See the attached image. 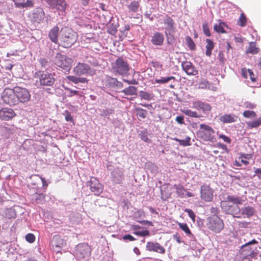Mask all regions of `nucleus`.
Wrapping results in <instances>:
<instances>
[{
  "mask_svg": "<svg viewBox=\"0 0 261 261\" xmlns=\"http://www.w3.org/2000/svg\"><path fill=\"white\" fill-rule=\"evenodd\" d=\"M243 202V200L239 196L227 195L225 200L221 201L220 206L226 214L233 215L237 218H241V209L239 205L242 204Z\"/></svg>",
  "mask_w": 261,
  "mask_h": 261,
  "instance_id": "f257e3e1",
  "label": "nucleus"
},
{
  "mask_svg": "<svg viewBox=\"0 0 261 261\" xmlns=\"http://www.w3.org/2000/svg\"><path fill=\"white\" fill-rule=\"evenodd\" d=\"M60 45L64 48H69L77 41V34L68 27L62 28L60 31Z\"/></svg>",
  "mask_w": 261,
  "mask_h": 261,
  "instance_id": "f03ea898",
  "label": "nucleus"
},
{
  "mask_svg": "<svg viewBox=\"0 0 261 261\" xmlns=\"http://www.w3.org/2000/svg\"><path fill=\"white\" fill-rule=\"evenodd\" d=\"M34 77L39 79V84L42 86H52L56 81L55 74L47 71H37L34 73Z\"/></svg>",
  "mask_w": 261,
  "mask_h": 261,
  "instance_id": "7ed1b4c3",
  "label": "nucleus"
},
{
  "mask_svg": "<svg viewBox=\"0 0 261 261\" xmlns=\"http://www.w3.org/2000/svg\"><path fill=\"white\" fill-rule=\"evenodd\" d=\"M129 69V67L127 62L122 57H119L112 64V71L115 75L126 74Z\"/></svg>",
  "mask_w": 261,
  "mask_h": 261,
  "instance_id": "20e7f679",
  "label": "nucleus"
},
{
  "mask_svg": "<svg viewBox=\"0 0 261 261\" xmlns=\"http://www.w3.org/2000/svg\"><path fill=\"white\" fill-rule=\"evenodd\" d=\"M73 63L72 59L61 53L57 54L54 59V63L57 66L68 72L71 69Z\"/></svg>",
  "mask_w": 261,
  "mask_h": 261,
  "instance_id": "39448f33",
  "label": "nucleus"
},
{
  "mask_svg": "<svg viewBox=\"0 0 261 261\" xmlns=\"http://www.w3.org/2000/svg\"><path fill=\"white\" fill-rule=\"evenodd\" d=\"M91 253V248L86 243H81L76 246L75 254L81 261H88Z\"/></svg>",
  "mask_w": 261,
  "mask_h": 261,
  "instance_id": "423d86ee",
  "label": "nucleus"
},
{
  "mask_svg": "<svg viewBox=\"0 0 261 261\" xmlns=\"http://www.w3.org/2000/svg\"><path fill=\"white\" fill-rule=\"evenodd\" d=\"M207 227L211 230L220 232L224 227L223 220L217 216H213L208 218Z\"/></svg>",
  "mask_w": 261,
  "mask_h": 261,
  "instance_id": "0eeeda50",
  "label": "nucleus"
},
{
  "mask_svg": "<svg viewBox=\"0 0 261 261\" xmlns=\"http://www.w3.org/2000/svg\"><path fill=\"white\" fill-rule=\"evenodd\" d=\"M2 99L4 103L10 106L18 104L14 88H6L2 94Z\"/></svg>",
  "mask_w": 261,
  "mask_h": 261,
  "instance_id": "6e6552de",
  "label": "nucleus"
},
{
  "mask_svg": "<svg viewBox=\"0 0 261 261\" xmlns=\"http://www.w3.org/2000/svg\"><path fill=\"white\" fill-rule=\"evenodd\" d=\"M200 128L201 130L197 133L198 137L205 141H212L213 140L215 131L212 127L205 124H201Z\"/></svg>",
  "mask_w": 261,
  "mask_h": 261,
  "instance_id": "1a4fd4ad",
  "label": "nucleus"
},
{
  "mask_svg": "<svg viewBox=\"0 0 261 261\" xmlns=\"http://www.w3.org/2000/svg\"><path fill=\"white\" fill-rule=\"evenodd\" d=\"M14 91L16 94L18 103L19 102H27L30 100L31 94L27 88L16 86L14 87Z\"/></svg>",
  "mask_w": 261,
  "mask_h": 261,
  "instance_id": "9d476101",
  "label": "nucleus"
},
{
  "mask_svg": "<svg viewBox=\"0 0 261 261\" xmlns=\"http://www.w3.org/2000/svg\"><path fill=\"white\" fill-rule=\"evenodd\" d=\"M200 197L203 200L206 202L212 201L214 197L213 189L208 185H202L200 189Z\"/></svg>",
  "mask_w": 261,
  "mask_h": 261,
  "instance_id": "9b49d317",
  "label": "nucleus"
},
{
  "mask_svg": "<svg viewBox=\"0 0 261 261\" xmlns=\"http://www.w3.org/2000/svg\"><path fill=\"white\" fill-rule=\"evenodd\" d=\"M32 21L34 23H40L45 18V13L43 9L37 7L34 9L30 15Z\"/></svg>",
  "mask_w": 261,
  "mask_h": 261,
  "instance_id": "f8f14e48",
  "label": "nucleus"
},
{
  "mask_svg": "<svg viewBox=\"0 0 261 261\" xmlns=\"http://www.w3.org/2000/svg\"><path fill=\"white\" fill-rule=\"evenodd\" d=\"M87 185L89 187L91 192L95 195H99L103 190V186L99 180L94 177H91L87 182Z\"/></svg>",
  "mask_w": 261,
  "mask_h": 261,
  "instance_id": "ddd939ff",
  "label": "nucleus"
},
{
  "mask_svg": "<svg viewBox=\"0 0 261 261\" xmlns=\"http://www.w3.org/2000/svg\"><path fill=\"white\" fill-rule=\"evenodd\" d=\"M52 8L61 12L66 10L67 4L65 0H45Z\"/></svg>",
  "mask_w": 261,
  "mask_h": 261,
  "instance_id": "4468645a",
  "label": "nucleus"
},
{
  "mask_svg": "<svg viewBox=\"0 0 261 261\" xmlns=\"http://www.w3.org/2000/svg\"><path fill=\"white\" fill-rule=\"evenodd\" d=\"M112 181L114 184H121L124 179L123 171L117 168L112 172Z\"/></svg>",
  "mask_w": 261,
  "mask_h": 261,
  "instance_id": "2eb2a0df",
  "label": "nucleus"
},
{
  "mask_svg": "<svg viewBox=\"0 0 261 261\" xmlns=\"http://www.w3.org/2000/svg\"><path fill=\"white\" fill-rule=\"evenodd\" d=\"M51 244L54 250L59 252L61 248L66 245V242L60 236L57 235L53 237Z\"/></svg>",
  "mask_w": 261,
  "mask_h": 261,
  "instance_id": "dca6fc26",
  "label": "nucleus"
},
{
  "mask_svg": "<svg viewBox=\"0 0 261 261\" xmlns=\"http://www.w3.org/2000/svg\"><path fill=\"white\" fill-rule=\"evenodd\" d=\"M90 70L89 66L85 63H78L73 68V71L77 75H82L88 73Z\"/></svg>",
  "mask_w": 261,
  "mask_h": 261,
  "instance_id": "f3484780",
  "label": "nucleus"
},
{
  "mask_svg": "<svg viewBox=\"0 0 261 261\" xmlns=\"http://www.w3.org/2000/svg\"><path fill=\"white\" fill-rule=\"evenodd\" d=\"M146 249L149 251H153L160 254L165 253V249L159 243L156 242H148L146 246Z\"/></svg>",
  "mask_w": 261,
  "mask_h": 261,
  "instance_id": "a211bd4d",
  "label": "nucleus"
},
{
  "mask_svg": "<svg viewBox=\"0 0 261 261\" xmlns=\"http://www.w3.org/2000/svg\"><path fill=\"white\" fill-rule=\"evenodd\" d=\"M257 244H258V242L255 239H253L252 240L243 245L240 249V254L246 256L250 255L252 254L253 251L249 246L250 245Z\"/></svg>",
  "mask_w": 261,
  "mask_h": 261,
  "instance_id": "6ab92c4d",
  "label": "nucleus"
},
{
  "mask_svg": "<svg viewBox=\"0 0 261 261\" xmlns=\"http://www.w3.org/2000/svg\"><path fill=\"white\" fill-rule=\"evenodd\" d=\"M15 115V113L12 109L3 108L0 110V118L3 120H10L14 117Z\"/></svg>",
  "mask_w": 261,
  "mask_h": 261,
  "instance_id": "aec40b11",
  "label": "nucleus"
},
{
  "mask_svg": "<svg viewBox=\"0 0 261 261\" xmlns=\"http://www.w3.org/2000/svg\"><path fill=\"white\" fill-rule=\"evenodd\" d=\"M193 108L198 111H202L205 113L211 110L212 107L209 103L204 102L201 100H196L192 102Z\"/></svg>",
  "mask_w": 261,
  "mask_h": 261,
  "instance_id": "412c9836",
  "label": "nucleus"
},
{
  "mask_svg": "<svg viewBox=\"0 0 261 261\" xmlns=\"http://www.w3.org/2000/svg\"><path fill=\"white\" fill-rule=\"evenodd\" d=\"M181 67L182 69L189 75H196L198 74V71L190 61L183 62L181 64Z\"/></svg>",
  "mask_w": 261,
  "mask_h": 261,
  "instance_id": "4be33fe9",
  "label": "nucleus"
},
{
  "mask_svg": "<svg viewBox=\"0 0 261 261\" xmlns=\"http://www.w3.org/2000/svg\"><path fill=\"white\" fill-rule=\"evenodd\" d=\"M163 22L164 24L165 25V33L167 34V32L170 33V32L174 31L175 27V22L174 20L166 15L165 18L163 20Z\"/></svg>",
  "mask_w": 261,
  "mask_h": 261,
  "instance_id": "5701e85b",
  "label": "nucleus"
},
{
  "mask_svg": "<svg viewBox=\"0 0 261 261\" xmlns=\"http://www.w3.org/2000/svg\"><path fill=\"white\" fill-rule=\"evenodd\" d=\"M164 41V35L160 32H155L152 36L151 42L155 45H162Z\"/></svg>",
  "mask_w": 261,
  "mask_h": 261,
  "instance_id": "b1692460",
  "label": "nucleus"
},
{
  "mask_svg": "<svg viewBox=\"0 0 261 261\" xmlns=\"http://www.w3.org/2000/svg\"><path fill=\"white\" fill-rule=\"evenodd\" d=\"M241 213L240 216H242L243 218H250L253 216L255 212L254 207L248 205L242 207L241 209Z\"/></svg>",
  "mask_w": 261,
  "mask_h": 261,
  "instance_id": "393cba45",
  "label": "nucleus"
},
{
  "mask_svg": "<svg viewBox=\"0 0 261 261\" xmlns=\"http://www.w3.org/2000/svg\"><path fill=\"white\" fill-rule=\"evenodd\" d=\"M3 216L6 219H15L17 216V212L14 208L10 207L4 210Z\"/></svg>",
  "mask_w": 261,
  "mask_h": 261,
  "instance_id": "a878e982",
  "label": "nucleus"
},
{
  "mask_svg": "<svg viewBox=\"0 0 261 261\" xmlns=\"http://www.w3.org/2000/svg\"><path fill=\"white\" fill-rule=\"evenodd\" d=\"M59 32V28L58 26H55L50 30L48 34V36L50 40L56 44L58 43Z\"/></svg>",
  "mask_w": 261,
  "mask_h": 261,
  "instance_id": "bb28decb",
  "label": "nucleus"
},
{
  "mask_svg": "<svg viewBox=\"0 0 261 261\" xmlns=\"http://www.w3.org/2000/svg\"><path fill=\"white\" fill-rule=\"evenodd\" d=\"M220 120L224 123L234 122L237 117L234 115L225 114L220 117Z\"/></svg>",
  "mask_w": 261,
  "mask_h": 261,
  "instance_id": "cd10ccee",
  "label": "nucleus"
},
{
  "mask_svg": "<svg viewBox=\"0 0 261 261\" xmlns=\"http://www.w3.org/2000/svg\"><path fill=\"white\" fill-rule=\"evenodd\" d=\"M67 79L74 84H78L79 83H85L88 82V80L85 77H78L73 75L67 76Z\"/></svg>",
  "mask_w": 261,
  "mask_h": 261,
  "instance_id": "c85d7f7f",
  "label": "nucleus"
},
{
  "mask_svg": "<svg viewBox=\"0 0 261 261\" xmlns=\"http://www.w3.org/2000/svg\"><path fill=\"white\" fill-rule=\"evenodd\" d=\"M259 51V48L256 46L255 42L249 43V47L246 50L247 54H256Z\"/></svg>",
  "mask_w": 261,
  "mask_h": 261,
  "instance_id": "c756f323",
  "label": "nucleus"
},
{
  "mask_svg": "<svg viewBox=\"0 0 261 261\" xmlns=\"http://www.w3.org/2000/svg\"><path fill=\"white\" fill-rule=\"evenodd\" d=\"M224 27H227V25L224 22L219 20V23L214 25V29L218 33H225L226 31L224 30Z\"/></svg>",
  "mask_w": 261,
  "mask_h": 261,
  "instance_id": "7c9ffc66",
  "label": "nucleus"
},
{
  "mask_svg": "<svg viewBox=\"0 0 261 261\" xmlns=\"http://www.w3.org/2000/svg\"><path fill=\"white\" fill-rule=\"evenodd\" d=\"M206 51L205 55L207 57H211L212 55V50L214 48V44L212 40L210 39H206Z\"/></svg>",
  "mask_w": 261,
  "mask_h": 261,
  "instance_id": "2f4dec72",
  "label": "nucleus"
},
{
  "mask_svg": "<svg viewBox=\"0 0 261 261\" xmlns=\"http://www.w3.org/2000/svg\"><path fill=\"white\" fill-rule=\"evenodd\" d=\"M137 89L134 86H129L128 87L123 89L121 92L126 95H137Z\"/></svg>",
  "mask_w": 261,
  "mask_h": 261,
  "instance_id": "473e14b6",
  "label": "nucleus"
},
{
  "mask_svg": "<svg viewBox=\"0 0 261 261\" xmlns=\"http://www.w3.org/2000/svg\"><path fill=\"white\" fill-rule=\"evenodd\" d=\"M178 225L179 226V228L183 230L185 233L189 237H193L194 235L192 233L190 228L188 226L187 224L186 223H177Z\"/></svg>",
  "mask_w": 261,
  "mask_h": 261,
  "instance_id": "72a5a7b5",
  "label": "nucleus"
},
{
  "mask_svg": "<svg viewBox=\"0 0 261 261\" xmlns=\"http://www.w3.org/2000/svg\"><path fill=\"white\" fill-rule=\"evenodd\" d=\"M140 0H137V1L132 2L129 5L127 6V8L130 11L136 12L138 11L140 5Z\"/></svg>",
  "mask_w": 261,
  "mask_h": 261,
  "instance_id": "f704fd0d",
  "label": "nucleus"
},
{
  "mask_svg": "<svg viewBox=\"0 0 261 261\" xmlns=\"http://www.w3.org/2000/svg\"><path fill=\"white\" fill-rule=\"evenodd\" d=\"M174 140L178 142L180 145L183 146H187L191 145V138L189 136L186 137L185 139L180 140L177 138H175L173 139Z\"/></svg>",
  "mask_w": 261,
  "mask_h": 261,
  "instance_id": "c9c22d12",
  "label": "nucleus"
},
{
  "mask_svg": "<svg viewBox=\"0 0 261 261\" xmlns=\"http://www.w3.org/2000/svg\"><path fill=\"white\" fill-rule=\"evenodd\" d=\"M135 111L136 112L137 115L142 119L145 118L147 116V111L141 108H136Z\"/></svg>",
  "mask_w": 261,
  "mask_h": 261,
  "instance_id": "e433bc0d",
  "label": "nucleus"
},
{
  "mask_svg": "<svg viewBox=\"0 0 261 261\" xmlns=\"http://www.w3.org/2000/svg\"><path fill=\"white\" fill-rule=\"evenodd\" d=\"M45 195L44 193H38L36 192L35 195V200L36 203H43L45 200Z\"/></svg>",
  "mask_w": 261,
  "mask_h": 261,
  "instance_id": "4c0bfd02",
  "label": "nucleus"
},
{
  "mask_svg": "<svg viewBox=\"0 0 261 261\" xmlns=\"http://www.w3.org/2000/svg\"><path fill=\"white\" fill-rule=\"evenodd\" d=\"M174 188L176 189V192L178 195L179 197H182L186 192V189L184 187L180 185H174Z\"/></svg>",
  "mask_w": 261,
  "mask_h": 261,
  "instance_id": "58836bf2",
  "label": "nucleus"
},
{
  "mask_svg": "<svg viewBox=\"0 0 261 261\" xmlns=\"http://www.w3.org/2000/svg\"><path fill=\"white\" fill-rule=\"evenodd\" d=\"M172 80H175V77L173 76L162 77L160 79H155L154 81L155 83L158 84H165Z\"/></svg>",
  "mask_w": 261,
  "mask_h": 261,
  "instance_id": "ea45409f",
  "label": "nucleus"
},
{
  "mask_svg": "<svg viewBox=\"0 0 261 261\" xmlns=\"http://www.w3.org/2000/svg\"><path fill=\"white\" fill-rule=\"evenodd\" d=\"M247 126L250 128H256L258 127L261 124V117L258 118L257 119L247 122Z\"/></svg>",
  "mask_w": 261,
  "mask_h": 261,
  "instance_id": "a19ab883",
  "label": "nucleus"
},
{
  "mask_svg": "<svg viewBox=\"0 0 261 261\" xmlns=\"http://www.w3.org/2000/svg\"><path fill=\"white\" fill-rule=\"evenodd\" d=\"M139 136L142 141L147 143H150L151 142V140L148 137V132L146 129L141 131Z\"/></svg>",
  "mask_w": 261,
  "mask_h": 261,
  "instance_id": "79ce46f5",
  "label": "nucleus"
},
{
  "mask_svg": "<svg viewBox=\"0 0 261 261\" xmlns=\"http://www.w3.org/2000/svg\"><path fill=\"white\" fill-rule=\"evenodd\" d=\"M182 112L189 117L194 118H199L200 117L196 111H193L190 109H185L182 111Z\"/></svg>",
  "mask_w": 261,
  "mask_h": 261,
  "instance_id": "37998d69",
  "label": "nucleus"
},
{
  "mask_svg": "<svg viewBox=\"0 0 261 261\" xmlns=\"http://www.w3.org/2000/svg\"><path fill=\"white\" fill-rule=\"evenodd\" d=\"M247 18L244 13H242L238 20V24L241 27H244L246 25Z\"/></svg>",
  "mask_w": 261,
  "mask_h": 261,
  "instance_id": "c03bdc74",
  "label": "nucleus"
},
{
  "mask_svg": "<svg viewBox=\"0 0 261 261\" xmlns=\"http://www.w3.org/2000/svg\"><path fill=\"white\" fill-rule=\"evenodd\" d=\"M139 96L141 97L142 99L147 100H150L153 98V96L151 94L147 92L143 91H141L140 92Z\"/></svg>",
  "mask_w": 261,
  "mask_h": 261,
  "instance_id": "a18cd8bd",
  "label": "nucleus"
},
{
  "mask_svg": "<svg viewBox=\"0 0 261 261\" xmlns=\"http://www.w3.org/2000/svg\"><path fill=\"white\" fill-rule=\"evenodd\" d=\"M34 3L32 0H27L25 2H23L19 8H27L33 7Z\"/></svg>",
  "mask_w": 261,
  "mask_h": 261,
  "instance_id": "49530a36",
  "label": "nucleus"
},
{
  "mask_svg": "<svg viewBox=\"0 0 261 261\" xmlns=\"http://www.w3.org/2000/svg\"><path fill=\"white\" fill-rule=\"evenodd\" d=\"M186 41L190 49L194 50L195 49L196 47L195 43L190 37L187 36L186 37Z\"/></svg>",
  "mask_w": 261,
  "mask_h": 261,
  "instance_id": "de8ad7c7",
  "label": "nucleus"
},
{
  "mask_svg": "<svg viewBox=\"0 0 261 261\" xmlns=\"http://www.w3.org/2000/svg\"><path fill=\"white\" fill-rule=\"evenodd\" d=\"M243 115L245 118H255L256 116V114L255 112L253 111H245Z\"/></svg>",
  "mask_w": 261,
  "mask_h": 261,
  "instance_id": "09e8293b",
  "label": "nucleus"
},
{
  "mask_svg": "<svg viewBox=\"0 0 261 261\" xmlns=\"http://www.w3.org/2000/svg\"><path fill=\"white\" fill-rule=\"evenodd\" d=\"M134 234L138 236L145 237L149 236L150 232L148 230H144L142 231H136L134 232Z\"/></svg>",
  "mask_w": 261,
  "mask_h": 261,
  "instance_id": "8fccbe9b",
  "label": "nucleus"
},
{
  "mask_svg": "<svg viewBox=\"0 0 261 261\" xmlns=\"http://www.w3.org/2000/svg\"><path fill=\"white\" fill-rule=\"evenodd\" d=\"M25 240L29 243H32L35 240V237L33 233H30L25 236Z\"/></svg>",
  "mask_w": 261,
  "mask_h": 261,
  "instance_id": "3c124183",
  "label": "nucleus"
},
{
  "mask_svg": "<svg viewBox=\"0 0 261 261\" xmlns=\"http://www.w3.org/2000/svg\"><path fill=\"white\" fill-rule=\"evenodd\" d=\"M185 212H187L189 216L192 220L193 222L195 221V214L193 212V211L191 209L186 208L185 210Z\"/></svg>",
  "mask_w": 261,
  "mask_h": 261,
  "instance_id": "603ef678",
  "label": "nucleus"
},
{
  "mask_svg": "<svg viewBox=\"0 0 261 261\" xmlns=\"http://www.w3.org/2000/svg\"><path fill=\"white\" fill-rule=\"evenodd\" d=\"M251 223L250 222L246 221H238V225L240 228H245L248 227V225H250Z\"/></svg>",
  "mask_w": 261,
  "mask_h": 261,
  "instance_id": "864d4df0",
  "label": "nucleus"
},
{
  "mask_svg": "<svg viewBox=\"0 0 261 261\" xmlns=\"http://www.w3.org/2000/svg\"><path fill=\"white\" fill-rule=\"evenodd\" d=\"M65 90L69 91L68 96L69 97H72L74 95H79V91L76 90H72L69 88H65Z\"/></svg>",
  "mask_w": 261,
  "mask_h": 261,
  "instance_id": "5fc2aeb1",
  "label": "nucleus"
},
{
  "mask_svg": "<svg viewBox=\"0 0 261 261\" xmlns=\"http://www.w3.org/2000/svg\"><path fill=\"white\" fill-rule=\"evenodd\" d=\"M203 31L204 34L208 37L211 36V33L208 28L207 24L204 23L202 25Z\"/></svg>",
  "mask_w": 261,
  "mask_h": 261,
  "instance_id": "6e6d98bb",
  "label": "nucleus"
},
{
  "mask_svg": "<svg viewBox=\"0 0 261 261\" xmlns=\"http://www.w3.org/2000/svg\"><path fill=\"white\" fill-rule=\"evenodd\" d=\"M65 120L67 121L73 122V119L72 116L71 115L70 113L68 111H65L64 113Z\"/></svg>",
  "mask_w": 261,
  "mask_h": 261,
  "instance_id": "4d7b16f0",
  "label": "nucleus"
},
{
  "mask_svg": "<svg viewBox=\"0 0 261 261\" xmlns=\"http://www.w3.org/2000/svg\"><path fill=\"white\" fill-rule=\"evenodd\" d=\"M250 69H247L245 68L242 69V75L245 79L248 78V75L249 74Z\"/></svg>",
  "mask_w": 261,
  "mask_h": 261,
  "instance_id": "13d9d810",
  "label": "nucleus"
},
{
  "mask_svg": "<svg viewBox=\"0 0 261 261\" xmlns=\"http://www.w3.org/2000/svg\"><path fill=\"white\" fill-rule=\"evenodd\" d=\"M122 239L124 241L128 240L129 241H134L136 240V239L133 236H132V235L129 234H126V235L122 237Z\"/></svg>",
  "mask_w": 261,
  "mask_h": 261,
  "instance_id": "bf43d9fd",
  "label": "nucleus"
},
{
  "mask_svg": "<svg viewBox=\"0 0 261 261\" xmlns=\"http://www.w3.org/2000/svg\"><path fill=\"white\" fill-rule=\"evenodd\" d=\"M218 59L219 61L222 63H224L225 61V58H224V55L223 51H220L219 53L218 54Z\"/></svg>",
  "mask_w": 261,
  "mask_h": 261,
  "instance_id": "052dcab7",
  "label": "nucleus"
},
{
  "mask_svg": "<svg viewBox=\"0 0 261 261\" xmlns=\"http://www.w3.org/2000/svg\"><path fill=\"white\" fill-rule=\"evenodd\" d=\"M208 85V83L207 81H201L199 83V88L204 89L207 87Z\"/></svg>",
  "mask_w": 261,
  "mask_h": 261,
  "instance_id": "680f3d73",
  "label": "nucleus"
},
{
  "mask_svg": "<svg viewBox=\"0 0 261 261\" xmlns=\"http://www.w3.org/2000/svg\"><path fill=\"white\" fill-rule=\"evenodd\" d=\"M176 121L179 124L184 123V118L182 116H178L176 117Z\"/></svg>",
  "mask_w": 261,
  "mask_h": 261,
  "instance_id": "e2e57ef3",
  "label": "nucleus"
},
{
  "mask_svg": "<svg viewBox=\"0 0 261 261\" xmlns=\"http://www.w3.org/2000/svg\"><path fill=\"white\" fill-rule=\"evenodd\" d=\"M12 1L14 2L16 7L18 8L21 6V4L24 1V0H12Z\"/></svg>",
  "mask_w": 261,
  "mask_h": 261,
  "instance_id": "0e129e2a",
  "label": "nucleus"
},
{
  "mask_svg": "<svg viewBox=\"0 0 261 261\" xmlns=\"http://www.w3.org/2000/svg\"><path fill=\"white\" fill-rule=\"evenodd\" d=\"M250 80L252 82H255L256 81L255 75L253 73V71L250 69V73L249 74Z\"/></svg>",
  "mask_w": 261,
  "mask_h": 261,
  "instance_id": "69168bd1",
  "label": "nucleus"
},
{
  "mask_svg": "<svg viewBox=\"0 0 261 261\" xmlns=\"http://www.w3.org/2000/svg\"><path fill=\"white\" fill-rule=\"evenodd\" d=\"M220 137L226 142L230 143L231 141L230 139L225 135H221Z\"/></svg>",
  "mask_w": 261,
  "mask_h": 261,
  "instance_id": "338daca9",
  "label": "nucleus"
},
{
  "mask_svg": "<svg viewBox=\"0 0 261 261\" xmlns=\"http://www.w3.org/2000/svg\"><path fill=\"white\" fill-rule=\"evenodd\" d=\"M39 62L42 66L45 67L47 61L44 58H41L39 60Z\"/></svg>",
  "mask_w": 261,
  "mask_h": 261,
  "instance_id": "774afa93",
  "label": "nucleus"
}]
</instances>
